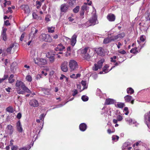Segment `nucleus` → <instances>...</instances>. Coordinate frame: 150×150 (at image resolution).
I'll use <instances>...</instances> for the list:
<instances>
[{
  "label": "nucleus",
  "instance_id": "nucleus-1",
  "mask_svg": "<svg viewBox=\"0 0 150 150\" xmlns=\"http://www.w3.org/2000/svg\"><path fill=\"white\" fill-rule=\"evenodd\" d=\"M90 51L89 47H81L78 50V52L82 54L83 59L88 61H90L91 59V56L89 54Z\"/></svg>",
  "mask_w": 150,
  "mask_h": 150
},
{
  "label": "nucleus",
  "instance_id": "nucleus-2",
  "mask_svg": "<svg viewBox=\"0 0 150 150\" xmlns=\"http://www.w3.org/2000/svg\"><path fill=\"white\" fill-rule=\"evenodd\" d=\"M15 85L16 87H18L16 88L17 89L18 88H19L21 86L23 90L28 93H32L30 90L26 87L25 84L21 81L19 80L17 81Z\"/></svg>",
  "mask_w": 150,
  "mask_h": 150
},
{
  "label": "nucleus",
  "instance_id": "nucleus-3",
  "mask_svg": "<svg viewBox=\"0 0 150 150\" xmlns=\"http://www.w3.org/2000/svg\"><path fill=\"white\" fill-rule=\"evenodd\" d=\"M98 23L97 20V17L96 15L94 14L92 17L86 23V25L89 27L91 25H94Z\"/></svg>",
  "mask_w": 150,
  "mask_h": 150
},
{
  "label": "nucleus",
  "instance_id": "nucleus-4",
  "mask_svg": "<svg viewBox=\"0 0 150 150\" xmlns=\"http://www.w3.org/2000/svg\"><path fill=\"white\" fill-rule=\"evenodd\" d=\"M33 60L35 63L38 65H45L47 62V61L45 59L39 57L34 58Z\"/></svg>",
  "mask_w": 150,
  "mask_h": 150
},
{
  "label": "nucleus",
  "instance_id": "nucleus-5",
  "mask_svg": "<svg viewBox=\"0 0 150 150\" xmlns=\"http://www.w3.org/2000/svg\"><path fill=\"white\" fill-rule=\"evenodd\" d=\"M69 67L70 71H72L76 70L78 68V65L77 62L74 60H70L69 63Z\"/></svg>",
  "mask_w": 150,
  "mask_h": 150
},
{
  "label": "nucleus",
  "instance_id": "nucleus-6",
  "mask_svg": "<svg viewBox=\"0 0 150 150\" xmlns=\"http://www.w3.org/2000/svg\"><path fill=\"white\" fill-rule=\"evenodd\" d=\"M54 56L55 54L52 51L48 52L46 55V56L49 59V62L51 64L53 63L55 61Z\"/></svg>",
  "mask_w": 150,
  "mask_h": 150
},
{
  "label": "nucleus",
  "instance_id": "nucleus-7",
  "mask_svg": "<svg viewBox=\"0 0 150 150\" xmlns=\"http://www.w3.org/2000/svg\"><path fill=\"white\" fill-rule=\"evenodd\" d=\"M104 61V59H102L98 61L97 64H94V67H93V70L95 71H97L98 69L101 68Z\"/></svg>",
  "mask_w": 150,
  "mask_h": 150
},
{
  "label": "nucleus",
  "instance_id": "nucleus-8",
  "mask_svg": "<svg viewBox=\"0 0 150 150\" xmlns=\"http://www.w3.org/2000/svg\"><path fill=\"white\" fill-rule=\"evenodd\" d=\"M60 68L62 71L66 72L68 70V62L67 61H64L61 64Z\"/></svg>",
  "mask_w": 150,
  "mask_h": 150
},
{
  "label": "nucleus",
  "instance_id": "nucleus-9",
  "mask_svg": "<svg viewBox=\"0 0 150 150\" xmlns=\"http://www.w3.org/2000/svg\"><path fill=\"white\" fill-rule=\"evenodd\" d=\"M94 50L100 56H104L105 54V51L103 47H96Z\"/></svg>",
  "mask_w": 150,
  "mask_h": 150
},
{
  "label": "nucleus",
  "instance_id": "nucleus-10",
  "mask_svg": "<svg viewBox=\"0 0 150 150\" xmlns=\"http://www.w3.org/2000/svg\"><path fill=\"white\" fill-rule=\"evenodd\" d=\"M40 36L42 37V40L45 41L51 42L52 41V38L49 35L42 34Z\"/></svg>",
  "mask_w": 150,
  "mask_h": 150
},
{
  "label": "nucleus",
  "instance_id": "nucleus-11",
  "mask_svg": "<svg viewBox=\"0 0 150 150\" xmlns=\"http://www.w3.org/2000/svg\"><path fill=\"white\" fill-rule=\"evenodd\" d=\"M125 102L126 103L130 102L132 104H133L134 103V100L132 98V97L129 95H127L124 97Z\"/></svg>",
  "mask_w": 150,
  "mask_h": 150
},
{
  "label": "nucleus",
  "instance_id": "nucleus-12",
  "mask_svg": "<svg viewBox=\"0 0 150 150\" xmlns=\"http://www.w3.org/2000/svg\"><path fill=\"white\" fill-rule=\"evenodd\" d=\"M29 104L31 106L34 107H37L39 105L38 100L35 99H33L30 100Z\"/></svg>",
  "mask_w": 150,
  "mask_h": 150
},
{
  "label": "nucleus",
  "instance_id": "nucleus-13",
  "mask_svg": "<svg viewBox=\"0 0 150 150\" xmlns=\"http://www.w3.org/2000/svg\"><path fill=\"white\" fill-rule=\"evenodd\" d=\"M16 127L17 131L20 133H22L23 132V129L22 125L20 120L18 121L16 124Z\"/></svg>",
  "mask_w": 150,
  "mask_h": 150
},
{
  "label": "nucleus",
  "instance_id": "nucleus-14",
  "mask_svg": "<svg viewBox=\"0 0 150 150\" xmlns=\"http://www.w3.org/2000/svg\"><path fill=\"white\" fill-rule=\"evenodd\" d=\"M115 102V100L113 99L108 98L106 99L104 104L105 105H109L113 104Z\"/></svg>",
  "mask_w": 150,
  "mask_h": 150
},
{
  "label": "nucleus",
  "instance_id": "nucleus-15",
  "mask_svg": "<svg viewBox=\"0 0 150 150\" xmlns=\"http://www.w3.org/2000/svg\"><path fill=\"white\" fill-rule=\"evenodd\" d=\"M21 8L23 9L26 13H30V10L29 6L27 5H22Z\"/></svg>",
  "mask_w": 150,
  "mask_h": 150
},
{
  "label": "nucleus",
  "instance_id": "nucleus-16",
  "mask_svg": "<svg viewBox=\"0 0 150 150\" xmlns=\"http://www.w3.org/2000/svg\"><path fill=\"white\" fill-rule=\"evenodd\" d=\"M77 35L75 34H74L72 36L71 39V45L74 46L76 43V38Z\"/></svg>",
  "mask_w": 150,
  "mask_h": 150
},
{
  "label": "nucleus",
  "instance_id": "nucleus-17",
  "mask_svg": "<svg viewBox=\"0 0 150 150\" xmlns=\"http://www.w3.org/2000/svg\"><path fill=\"white\" fill-rule=\"evenodd\" d=\"M107 18L110 21H113L115 20V17L113 14H109L107 16Z\"/></svg>",
  "mask_w": 150,
  "mask_h": 150
},
{
  "label": "nucleus",
  "instance_id": "nucleus-18",
  "mask_svg": "<svg viewBox=\"0 0 150 150\" xmlns=\"http://www.w3.org/2000/svg\"><path fill=\"white\" fill-rule=\"evenodd\" d=\"M87 126L85 123H82L79 126L80 130L82 132L85 131L87 129Z\"/></svg>",
  "mask_w": 150,
  "mask_h": 150
},
{
  "label": "nucleus",
  "instance_id": "nucleus-19",
  "mask_svg": "<svg viewBox=\"0 0 150 150\" xmlns=\"http://www.w3.org/2000/svg\"><path fill=\"white\" fill-rule=\"evenodd\" d=\"M41 90L45 95H49L50 94V89L49 88H41Z\"/></svg>",
  "mask_w": 150,
  "mask_h": 150
},
{
  "label": "nucleus",
  "instance_id": "nucleus-20",
  "mask_svg": "<svg viewBox=\"0 0 150 150\" xmlns=\"http://www.w3.org/2000/svg\"><path fill=\"white\" fill-rule=\"evenodd\" d=\"M68 8V6L65 4H64L61 6V9L62 12H66Z\"/></svg>",
  "mask_w": 150,
  "mask_h": 150
},
{
  "label": "nucleus",
  "instance_id": "nucleus-21",
  "mask_svg": "<svg viewBox=\"0 0 150 150\" xmlns=\"http://www.w3.org/2000/svg\"><path fill=\"white\" fill-rule=\"evenodd\" d=\"M65 47H56L55 48L54 50L56 51H59V52H58V53L59 54H62L63 53V51H65Z\"/></svg>",
  "mask_w": 150,
  "mask_h": 150
},
{
  "label": "nucleus",
  "instance_id": "nucleus-22",
  "mask_svg": "<svg viewBox=\"0 0 150 150\" xmlns=\"http://www.w3.org/2000/svg\"><path fill=\"white\" fill-rule=\"evenodd\" d=\"M7 30V29L6 28H4L3 29V31L2 33L3 38V40L5 41L6 40V32Z\"/></svg>",
  "mask_w": 150,
  "mask_h": 150
},
{
  "label": "nucleus",
  "instance_id": "nucleus-23",
  "mask_svg": "<svg viewBox=\"0 0 150 150\" xmlns=\"http://www.w3.org/2000/svg\"><path fill=\"white\" fill-rule=\"evenodd\" d=\"M112 37H111L110 38H107L104 39L103 40V43L105 44H107L109 42H110L112 40Z\"/></svg>",
  "mask_w": 150,
  "mask_h": 150
},
{
  "label": "nucleus",
  "instance_id": "nucleus-24",
  "mask_svg": "<svg viewBox=\"0 0 150 150\" xmlns=\"http://www.w3.org/2000/svg\"><path fill=\"white\" fill-rule=\"evenodd\" d=\"M115 105L119 108H122L125 106V104L123 103L118 102L117 104Z\"/></svg>",
  "mask_w": 150,
  "mask_h": 150
},
{
  "label": "nucleus",
  "instance_id": "nucleus-25",
  "mask_svg": "<svg viewBox=\"0 0 150 150\" xmlns=\"http://www.w3.org/2000/svg\"><path fill=\"white\" fill-rule=\"evenodd\" d=\"M14 75L13 74L10 75L8 79V82L10 83H12L14 82L15 80L14 79H13Z\"/></svg>",
  "mask_w": 150,
  "mask_h": 150
},
{
  "label": "nucleus",
  "instance_id": "nucleus-26",
  "mask_svg": "<svg viewBox=\"0 0 150 150\" xmlns=\"http://www.w3.org/2000/svg\"><path fill=\"white\" fill-rule=\"evenodd\" d=\"M8 129L9 130V133L11 135L13 132V128L12 125H8L7 126Z\"/></svg>",
  "mask_w": 150,
  "mask_h": 150
},
{
  "label": "nucleus",
  "instance_id": "nucleus-27",
  "mask_svg": "<svg viewBox=\"0 0 150 150\" xmlns=\"http://www.w3.org/2000/svg\"><path fill=\"white\" fill-rule=\"evenodd\" d=\"M109 67V66L107 64L105 65L104 67H103L102 69L103 71V72H104L105 73H107L108 72L110 71V70L109 71H108L107 69Z\"/></svg>",
  "mask_w": 150,
  "mask_h": 150
},
{
  "label": "nucleus",
  "instance_id": "nucleus-28",
  "mask_svg": "<svg viewBox=\"0 0 150 150\" xmlns=\"http://www.w3.org/2000/svg\"><path fill=\"white\" fill-rule=\"evenodd\" d=\"M127 93L128 94H132L134 93V90L131 88H127Z\"/></svg>",
  "mask_w": 150,
  "mask_h": 150
},
{
  "label": "nucleus",
  "instance_id": "nucleus-29",
  "mask_svg": "<svg viewBox=\"0 0 150 150\" xmlns=\"http://www.w3.org/2000/svg\"><path fill=\"white\" fill-rule=\"evenodd\" d=\"M137 48V47H134L132 48L130 50V52L134 54L137 53L138 52Z\"/></svg>",
  "mask_w": 150,
  "mask_h": 150
},
{
  "label": "nucleus",
  "instance_id": "nucleus-30",
  "mask_svg": "<svg viewBox=\"0 0 150 150\" xmlns=\"http://www.w3.org/2000/svg\"><path fill=\"white\" fill-rule=\"evenodd\" d=\"M81 83L83 86V90L85 89H86L87 88V86L86 85V81H82L81 82Z\"/></svg>",
  "mask_w": 150,
  "mask_h": 150
},
{
  "label": "nucleus",
  "instance_id": "nucleus-31",
  "mask_svg": "<svg viewBox=\"0 0 150 150\" xmlns=\"http://www.w3.org/2000/svg\"><path fill=\"white\" fill-rule=\"evenodd\" d=\"M6 110L7 111L9 112L13 113V108L11 106H9L6 109Z\"/></svg>",
  "mask_w": 150,
  "mask_h": 150
},
{
  "label": "nucleus",
  "instance_id": "nucleus-32",
  "mask_svg": "<svg viewBox=\"0 0 150 150\" xmlns=\"http://www.w3.org/2000/svg\"><path fill=\"white\" fill-rule=\"evenodd\" d=\"M81 98L82 100L83 101H86L88 100V97L86 95L82 96Z\"/></svg>",
  "mask_w": 150,
  "mask_h": 150
},
{
  "label": "nucleus",
  "instance_id": "nucleus-33",
  "mask_svg": "<svg viewBox=\"0 0 150 150\" xmlns=\"http://www.w3.org/2000/svg\"><path fill=\"white\" fill-rule=\"evenodd\" d=\"M54 27H48L47 28L48 32L50 33H53L54 32Z\"/></svg>",
  "mask_w": 150,
  "mask_h": 150
},
{
  "label": "nucleus",
  "instance_id": "nucleus-34",
  "mask_svg": "<svg viewBox=\"0 0 150 150\" xmlns=\"http://www.w3.org/2000/svg\"><path fill=\"white\" fill-rule=\"evenodd\" d=\"M117 58V57L115 56H113L112 57H110V62L114 63H115L116 62V59Z\"/></svg>",
  "mask_w": 150,
  "mask_h": 150
},
{
  "label": "nucleus",
  "instance_id": "nucleus-35",
  "mask_svg": "<svg viewBox=\"0 0 150 150\" xmlns=\"http://www.w3.org/2000/svg\"><path fill=\"white\" fill-rule=\"evenodd\" d=\"M112 138V140L115 141H117L119 139V137L117 135H113Z\"/></svg>",
  "mask_w": 150,
  "mask_h": 150
},
{
  "label": "nucleus",
  "instance_id": "nucleus-36",
  "mask_svg": "<svg viewBox=\"0 0 150 150\" xmlns=\"http://www.w3.org/2000/svg\"><path fill=\"white\" fill-rule=\"evenodd\" d=\"M79 8L80 7L79 6H76L73 9V12L75 13H78L79 11Z\"/></svg>",
  "mask_w": 150,
  "mask_h": 150
},
{
  "label": "nucleus",
  "instance_id": "nucleus-37",
  "mask_svg": "<svg viewBox=\"0 0 150 150\" xmlns=\"http://www.w3.org/2000/svg\"><path fill=\"white\" fill-rule=\"evenodd\" d=\"M112 38V41H115V40H120V39L119 38L118 36V35L116 36H111Z\"/></svg>",
  "mask_w": 150,
  "mask_h": 150
},
{
  "label": "nucleus",
  "instance_id": "nucleus-38",
  "mask_svg": "<svg viewBox=\"0 0 150 150\" xmlns=\"http://www.w3.org/2000/svg\"><path fill=\"white\" fill-rule=\"evenodd\" d=\"M25 79L27 81L29 82H31L32 80V77L30 75H27Z\"/></svg>",
  "mask_w": 150,
  "mask_h": 150
},
{
  "label": "nucleus",
  "instance_id": "nucleus-39",
  "mask_svg": "<svg viewBox=\"0 0 150 150\" xmlns=\"http://www.w3.org/2000/svg\"><path fill=\"white\" fill-rule=\"evenodd\" d=\"M84 11L83 10L81 11V12H80V16H79L80 18V19H82L84 18V17L83 16L84 15Z\"/></svg>",
  "mask_w": 150,
  "mask_h": 150
},
{
  "label": "nucleus",
  "instance_id": "nucleus-40",
  "mask_svg": "<svg viewBox=\"0 0 150 150\" xmlns=\"http://www.w3.org/2000/svg\"><path fill=\"white\" fill-rule=\"evenodd\" d=\"M117 35L120 40L123 38L125 36V34L124 33H122Z\"/></svg>",
  "mask_w": 150,
  "mask_h": 150
},
{
  "label": "nucleus",
  "instance_id": "nucleus-41",
  "mask_svg": "<svg viewBox=\"0 0 150 150\" xmlns=\"http://www.w3.org/2000/svg\"><path fill=\"white\" fill-rule=\"evenodd\" d=\"M76 3V0H71L69 2V5L71 6L75 5Z\"/></svg>",
  "mask_w": 150,
  "mask_h": 150
},
{
  "label": "nucleus",
  "instance_id": "nucleus-42",
  "mask_svg": "<svg viewBox=\"0 0 150 150\" xmlns=\"http://www.w3.org/2000/svg\"><path fill=\"white\" fill-rule=\"evenodd\" d=\"M17 93L19 94H24L25 92L24 91L21 90L20 89H19L17 91Z\"/></svg>",
  "mask_w": 150,
  "mask_h": 150
},
{
  "label": "nucleus",
  "instance_id": "nucleus-43",
  "mask_svg": "<svg viewBox=\"0 0 150 150\" xmlns=\"http://www.w3.org/2000/svg\"><path fill=\"white\" fill-rule=\"evenodd\" d=\"M124 111L125 112V114L127 115L129 113L128 108L127 107H125L124 109Z\"/></svg>",
  "mask_w": 150,
  "mask_h": 150
},
{
  "label": "nucleus",
  "instance_id": "nucleus-44",
  "mask_svg": "<svg viewBox=\"0 0 150 150\" xmlns=\"http://www.w3.org/2000/svg\"><path fill=\"white\" fill-rule=\"evenodd\" d=\"M145 36L144 35L141 36L140 38V40L142 42H143L145 41Z\"/></svg>",
  "mask_w": 150,
  "mask_h": 150
},
{
  "label": "nucleus",
  "instance_id": "nucleus-45",
  "mask_svg": "<svg viewBox=\"0 0 150 150\" xmlns=\"http://www.w3.org/2000/svg\"><path fill=\"white\" fill-rule=\"evenodd\" d=\"M118 52L122 54H125L126 53V52L124 50H118Z\"/></svg>",
  "mask_w": 150,
  "mask_h": 150
},
{
  "label": "nucleus",
  "instance_id": "nucleus-46",
  "mask_svg": "<svg viewBox=\"0 0 150 150\" xmlns=\"http://www.w3.org/2000/svg\"><path fill=\"white\" fill-rule=\"evenodd\" d=\"M18 146H12L11 147V150H17Z\"/></svg>",
  "mask_w": 150,
  "mask_h": 150
},
{
  "label": "nucleus",
  "instance_id": "nucleus-47",
  "mask_svg": "<svg viewBox=\"0 0 150 150\" xmlns=\"http://www.w3.org/2000/svg\"><path fill=\"white\" fill-rule=\"evenodd\" d=\"M117 120H118V121H120L122 120L123 118L122 116H121V115H119L118 116H117Z\"/></svg>",
  "mask_w": 150,
  "mask_h": 150
},
{
  "label": "nucleus",
  "instance_id": "nucleus-48",
  "mask_svg": "<svg viewBox=\"0 0 150 150\" xmlns=\"http://www.w3.org/2000/svg\"><path fill=\"white\" fill-rule=\"evenodd\" d=\"M121 62H116L114 64V66L112 67L111 69L110 70H111L112 68L115 67V66H117L119 65V64H120Z\"/></svg>",
  "mask_w": 150,
  "mask_h": 150
},
{
  "label": "nucleus",
  "instance_id": "nucleus-49",
  "mask_svg": "<svg viewBox=\"0 0 150 150\" xmlns=\"http://www.w3.org/2000/svg\"><path fill=\"white\" fill-rule=\"evenodd\" d=\"M25 33H23L21 35L20 37V40L22 41L23 40V38L24 37Z\"/></svg>",
  "mask_w": 150,
  "mask_h": 150
},
{
  "label": "nucleus",
  "instance_id": "nucleus-50",
  "mask_svg": "<svg viewBox=\"0 0 150 150\" xmlns=\"http://www.w3.org/2000/svg\"><path fill=\"white\" fill-rule=\"evenodd\" d=\"M12 47H8L6 49V51L8 53H11L12 48Z\"/></svg>",
  "mask_w": 150,
  "mask_h": 150
},
{
  "label": "nucleus",
  "instance_id": "nucleus-51",
  "mask_svg": "<svg viewBox=\"0 0 150 150\" xmlns=\"http://www.w3.org/2000/svg\"><path fill=\"white\" fill-rule=\"evenodd\" d=\"M22 115L21 113H18L17 115V117L18 119H20Z\"/></svg>",
  "mask_w": 150,
  "mask_h": 150
},
{
  "label": "nucleus",
  "instance_id": "nucleus-52",
  "mask_svg": "<svg viewBox=\"0 0 150 150\" xmlns=\"http://www.w3.org/2000/svg\"><path fill=\"white\" fill-rule=\"evenodd\" d=\"M86 8L87 6L86 5H83L82 6L81 11L83 10L84 11L86 9Z\"/></svg>",
  "mask_w": 150,
  "mask_h": 150
},
{
  "label": "nucleus",
  "instance_id": "nucleus-53",
  "mask_svg": "<svg viewBox=\"0 0 150 150\" xmlns=\"http://www.w3.org/2000/svg\"><path fill=\"white\" fill-rule=\"evenodd\" d=\"M36 5H39V6H41L42 5V3L41 2H40V1H37L36 2Z\"/></svg>",
  "mask_w": 150,
  "mask_h": 150
},
{
  "label": "nucleus",
  "instance_id": "nucleus-54",
  "mask_svg": "<svg viewBox=\"0 0 150 150\" xmlns=\"http://www.w3.org/2000/svg\"><path fill=\"white\" fill-rule=\"evenodd\" d=\"M4 23L6 25H10V24L9 23L8 20H6L4 21Z\"/></svg>",
  "mask_w": 150,
  "mask_h": 150
},
{
  "label": "nucleus",
  "instance_id": "nucleus-55",
  "mask_svg": "<svg viewBox=\"0 0 150 150\" xmlns=\"http://www.w3.org/2000/svg\"><path fill=\"white\" fill-rule=\"evenodd\" d=\"M77 93H78L76 89L73 91V93L72 94V96H74L77 94Z\"/></svg>",
  "mask_w": 150,
  "mask_h": 150
},
{
  "label": "nucleus",
  "instance_id": "nucleus-56",
  "mask_svg": "<svg viewBox=\"0 0 150 150\" xmlns=\"http://www.w3.org/2000/svg\"><path fill=\"white\" fill-rule=\"evenodd\" d=\"M71 47H67V53H68V54H69V55H70V53H71V52H70V50H71Z\"/></svg>",
  "mask_w": 150,
  "mask_h": 150
},
{
  "label": "nucleus",
  "instance_id": "nucleus-57",
  "mask_svg": "<svg viewBox=\"0 0 150 150\" xmlns=\"http://www.w3.org/2000/svg\"><path fill=\"white\" fill-rule=\"evenodd\" d=\"M107 132L109 134H110L111 133L114 132L115 131V130H114L113 131H111V129H108L107 130Z\"/></svg>",
  "mask_w": 150,
  "mask_h": 150
},
{
  "label": "nucleus",
  "instance_id": "nucleus-58",
  "mask_svg": "<svg viewBox=\"0 0 150 150\" xmlns=\"http://www.w3.org/2000/svg\"><path fill=\"white\" fill-rule=\"evenodd\" d=\"M42 78V75L41 74H38L37 75L36 77V79L37 80L40 79V78Z\"/></svg>",
  "mask_w": 150,
  "mask_h": 150
},
{
  "label": "nucleus",
  "instance_id": "nucleus-59",
  "mask_svg": "<svg viewBox=\"0 0 150 150\" xmlns=\"http://www.w3.org/2000/svg\"><path fill=\"white\" fill-rule=\"evenodd\" d=\"M8 75H4L3 78L5 80V79H7L8 78Z\"/></svg>",
  "mask_w": 150,
  "mask_h": 150
},
{
  "label": "nucleus",
  "instance_id": "nucleus-60",
  "mask_svg": "<svg viewBox=\"0 0 150 150\" xmlns=\"http://www.w3.org/2000/svg\"><path fill=\"white\" fill-rule=\"evenodd\" d=\"M44 116V114H42L40 116V120H42L43 119V118Z\"/></svg>",
  "mask_w": 150,
  "mask_h": 150
},
{
  "label": "nucleus",
  "instance_id": "nucleus-61",
  "mask_svg": "<svg viewBox=\"0 0 150 150\" xmlns=\"http://www.w3.org/2000/svg\"><path fill=\"white\" fill-rule=\"evenodd\" d=\"M70 77L71 78L76 79L75 74H73L70 75Z\"/></svg>",
  "mask_w": 150,
  "mask_h": 150
},
{
  "label": "nucleus",
  "instance_id": "nucleus-62",
  "mask_svg": "<svg viewBox=\"0 0 150 150\" xmlns=\"http://www.w3.org/2000/svg\"><path fill=\"white\" fill-rule=\"evenodd\" d=\"M61 76L60 77V80L66 77V76L63 74H61Z\"/></svg>",
  "mask_w": 150,
  "mask_h": 150
},
{
  "label": "nucleus",
  "instance_id": "nucleus-63",
  "mask_svg": "<svg viewBox=\"0 0 150 150\" xmlns=\"http://www.w3.org/2000/svg\"><path fill=\"white\" fill-rule=\"evenodd\" d=\"M118 121L117 119H113L112 121L113 123L116 124L117 123Z\"/></svg>",
  "mask_w": 150,
  "mask_h": 150
},
{
  "label": "nucleus",
  "instance_id": "nucleus-64",
  "mask_svg": "<svg viewBox=\"0 0 150 150\" xmlns=\"http://www.w3.org/2000/svg\"><path fill=\"white\" fill-rule=\"evenodd\" d=\"M11 89V88L9 87H8V88H6L5 89L6 90L7 92H10V90Z\"/></svg>",
  "mask_w": 150,
  "mask_h": 150
}]
</instances>
